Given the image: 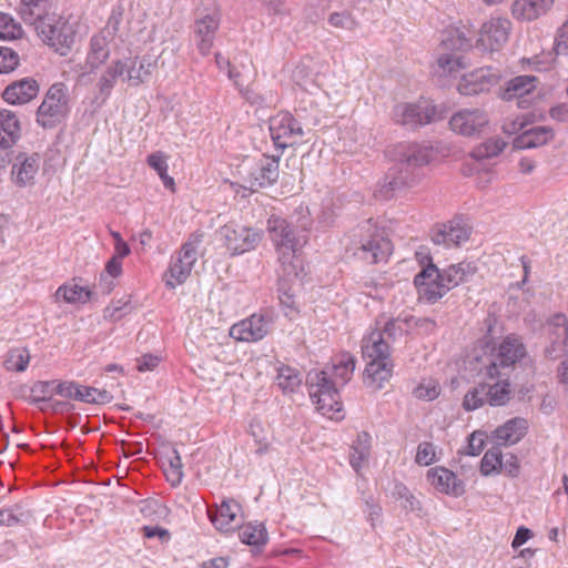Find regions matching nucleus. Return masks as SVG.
I'll list each match as a JSON object with an SVG mask.
<instances>
[{
	"instance_id": "nucleus-1",
	"label": "nucleus",
	"mask_w": 568,
	"mask_h": 568,
	"mask_svg": "<svg viewBox=\"0 0 568 568\" xmlns=\"http://www.w3.org/2000/svg\"><path fill=\"white\" fill-rule=\"evenodd\" d=\"M412 321L413 316H398L386 322L377 320L376 325L383 328H376L364 336L362 341V353L366 359L364 382L368 387L375 390L381 389L393 375L394 364L388 342L384 336L395 341L412 329Z\"/></svg>"
},
{
	"instance_id": "nucleus-2",
	"label": "nucleus",
	"mask_w": 568,
	"mask_h": 568,
	"mask_svg": "<svg viewBox=\"0 0 568 568\" xmlns=\"http://www.w3.org/2000/svg\"><path fill=\"white\" fill-rule=\"evenodd\" d=\"M311 222H303L298 231L285 219L272 215L267 220V232L276 254V275L280 284L302 282L306 276L303 248L308 242L305 231Z\"/></svg>"
},
{
	"instance_id": "nucleus-3",
	"label": "nucleus",
	"mask_w": 568,
	"mask_h": 568,
	"mask_svg": "<svg viewBox=\"0 0 568 568\" xmlns=\"http://www.w3.org/2000/svg\"><path fill=\"white\" fill-rule=\"evenodd\" d=\"M433 159V150L418 143L399 144L394 150L395 164L388 171L403 182V186L412 187L417 184L422 176L423 166Z\"/></svg>"
},
{
	"instance_id": "nucleus-4",
	"label": "nucleus",
	"mask_w": 568,
	"mask_h": 568,
	"mask_svg": "<svg viewBox=\"0 0 568 568\" xmlns=\"http://www.w3.org/2000/svg\"><path fill=\"white\" fill-rule=\"evenodd\" d=\"M525 356L526 347L521 339L516 335H508L491 349L488 363L485 364L481 374L485 378L510 375L516 364Z\"/></svg>"
},
{
	"instance_id": "nucleus-5",
	"label": "nucleus",
	"mask_w": 568,
	"mask_h": 568,
	"mask_svg": "<svg viewBox=\"0 0 568 568\" xmlns=\"http://www.w3.org/2000/svg\"><path fill=\"white\" fill-rule=\"evenodd\" d=\"M306 385L313 404L323 415L333 418L342 410L338 386L332 379L328 371H311L306 377Z\"/></svg>"
},
{
	"instance_id": "nucleus-6",
	"label": "nucleus",
	"mask_w": 568,
	"mask_h": 568,
	"mask_svg": "<svg viewBox=\"0 0 568 568\" xmlns=\"http://www.w3.org/2000/svg\"><path fill=\"white\" fill-rule=\"evenodd\" d=\"M239 173L244 182V187L252 192L271 186L278 180L280 155H262L257 161L245 160L241 164Z\"/></svg>"
},
{
	"instance_id": "nucleus-7",
	"label": "nucleus",
	"mask_w": 568,
	"mask_h": 568,
	"mask_svg": "<svg viewBox=\"0 0 568 568\" xmlns=\"http://www.w3.org/2000/svg\"><path fill=\"white\" fill-rule=\"evenodd\" d=\"M69 112V101L62 83L52 84L45 92L36 113V122L43 129L60 124Z\"/></svg>"
},
{
	"instance_id": "nucleus-8",
	"label": "nucleus",
	"mask_w": 568,
	"mask_h": 568,
	"mask_svg": "<svg viewBox=\"0 0 568 568\" xmlns=\"http://www.w3.org/2000/svg\"><path fill=\"white\" fill-rule=\"evenodd\" d=\"M38 36L50 47H53L61 54L70 49L74 42L75 32L73 26L63 17L48 14L33 24Z\"/></svg>"
},
{
	"instance_id": "nucleus-9",
	"label": "nucleus",
	"mask_w": 568,
	"mask_h": 568,
	"mask_svg": "<svg viewBox=\"0 0 568 568\" xmlns=\"http://www.w3.org/2000/svg\"><path fill=\"white\" fill-rule=\"evenodd\" d=\"M274 320V311L262 310L234 324L230 329V335L241 342H258L270 333Z\"/></svg>"
},
{
	"instance_id": "nucleus-10",
	"label": "nucleus",
	"mask_w": 568,
	"mask_h": 568,
	"mask_svg": "<svg viewBox=\"0 0 568 568\" xmlns=\"http://www.w3.org/2000/svg\"><path fill=\"white\" fill-rule=\"evenodd\" d=\"M221 11L213 7L199 11L193 24L194 42L202 57L210 54L221 24Z\"/></svg>"
},
{
	"instance_id": "nucleus-11",
	"label": "nucleus",
	"mask_w": 568,
	"mask_h": 568,
	"mask_svg": "<svg viewBox=\"0 0 568 568\" xmlns=\"http://www.w3.org/2000/svg\"><path fill=\"white\" fill-rule=\"evenodd\" d=\"M270 132L275 146L281 150L293 146L304 136L301 122L290 112H280L272 116Z\"/></svg>"
},
{
	"instance_id": "nucleus-12",
	"label": "nucleus",
	"mask_w": 568,
	"mask_h": 568,
	"mask_svg": "<svg viewBox=\"0 0 568 568\" xmlns=\"http://www.w3.org/2000/svg\"><path fill=\"white\" fill-rule=\"evenodd\" d=\"M220 234L224 240L226 248L233 255L254 250L262 240L260 231L235 223L222 226Z\"/></svg>"
},
{
	"instance_id": "nucleus-13",
	"label": "nucleus",
	"mask_w": 568,
	"mask_h": 568,
	"mask_svg": "<svg viewBox=\"0 0 568 568\" xmlns=\"http://www.w3.org/2000/svg\"><path fill=\"white\" fill-rule=\"evenodd\" d=\"M510 30L511 22L508 19L493 17L481 26L476 45L483 51H498L508 41Z\"/></svg>"
},
{
	"instance_id": "nucleus-14",
	"label": "nucleus",
	"mask_w": 568,
	"mask_h": 568,
	"mask_svg": "<svg viewBox=\"0 0 568 568\" xmlns=\"http://www.w3.org/2000/svg\"><path fill=\"white\" fill-rule=\"evenodd\" d=\"M501 79V73L493 67H484L464 74L457 85V90L463 95H476L488 92L497 85Z\"/></svg>"
},
{
	"instance_id": "nucleus-15",
	"label": "nucleus",
	"mask_w": 568,
	"mask_h": 568,
	"mask_svg": "<svg viewBox=\"0 0 568 568\" xmlns=\"http://www.w3.org/2000/svg\"><path fill=\"white\" fill-rule=\"evenodd\" d=\"M471 234V227L462 219H453L446 223L434 226L430 231L432 242L446 247L459 246L467 242Z\"/></svg>"
},
{
	"instance_id": "nucleus-16",
	"label": "nucleus",
	"mask_w": 568,
	"mask_h": 568,
	"mask_svg": "<svg viewBox=\"0 0 568 568\" xmlns=\"http://www.w3.org/2000/svg\"><path fill=\"white\" fill-rule=\"evenodd\" d=\"M489 123L488 115L480 109H462L449 120L450 129L464 136L479 135Z\"/></svg>"
},
{
	"instance_id": "nucleus-17",
	"label": "nucleus",
	"mask_w": 568,
	"mask_h": 568,
	"mask_svg": "<svg viewBox=\"0 0 568 568\" xmlns=\"http://www.w3.org/2000/svg\"><path fill=\"white\" fill-rule=\"evenodd\" d=\"M393 115L396 123L415 129L433 121L435 118V106L402 103L394 108Z\"/></svg>"
},
{
	"instance_id": "nucleus-18",
	"label": "nucleus",
	"mask_w": 568,
	"mask_h": 568,
	"mask_svg": "<svg viewBox=\"0 0 568 568\" xmlns=\"http://www.w3.org/2000/svg\"><path fill=\"white\" fill-rule=\"evenodd\" d=\"M40 91L38 81L32 77L12 81L1 93V98L10 105H24L37 98Z\"/></svg>"
},
{
	"instance_id": "nucleus-19",
	"label": "nucleus",
	"mask_w": 568,
	"mask_h": 568,
	"mask_svg": "<svg viewBox=\"0 0 568 568\" xmlns=\"http://www.w3.org/2000/svg\"><path fill=\"white\" fill-rule=\"evenodd\" d=\"M154 63L149 60L125 59L115 62L112 68V77H120L130 82L131 85H139L152 73Z\"/></svg>"
},
{
	"instance_id": "nucleus-20",
	"label": "nucleus",
	"mask_w": 568,
	"mask_h": 568,
	"mask_svg": "<svg viewBox=\"0 0 568 568\" xmlns=\"http://www.w3.org/2000/svg\"><path fill=\"white\" fill-rule=\"evenodd\" d=\"M106 36L103 31L91 38L90 50L85 60V69L88 72H100V88L103 91L106 85Z\"/></svg>"
},
{
	"instance_id": "nucleus-21",
	"label": "nucleus",
	"mask_w": 568,
	"mask_h": 568,
	"mask_svg": "<svg viewBox=\"0 0 568 568\" xmlns=\"http://www.w3.org/2000/svg\"><path fill=\"white\" fill-rule=\"evenodd\" d=\"M538 79L535 75L524 74L510 79L505 89L500 93V98L505 101L517 100L519 108H527V97L535 91Z\"/></svg>"
},
{
	"instance_id": "nucleus-22",
	"label": "nucleus",
	"mask_w": 568,
	"mask_h": 568,
	"mask_svg": "<svg viewBox=\"0 0 568 568\" xmlns=\"http://www.w3.org/2000/svg\"><path fill=\"white\" fill-rule=\"evenodd\" d=\"M241 506L233 499H224L213 509L209 507L207 516L216 529L229 531L239 525L237 515Z\"/></svg>"
},
{
	"instance_id": "nucleus-23",
	"label": "nucleus",
	"mask_w": 568,
	"mask_h": 568,
	"mask_svg": "<svg viewBox=\"0 0 568 568\" xmlns=\"http://www.w3.org/2000/svg\"><path fill=\"white\" fill-rule=\"evenodd\" d=\"M427 479L436 490L446 495L457 497L465 491L463 481L457 479L456 475L445 467L430 468L427 471Z\"/></svg>"
},
{
	"instance_id": "nucleus-24",
	"label": "nucleus",
	"mask_w": 568,
	"mask_h": 568,
	"mask_svg": "<svg viewBox=\"0 0 568 568\" xmlns=\"http://www.w3.org/2000/svg\"><path fill=\"white\" fill-rule=\"evenodd\" d=\"M528 429V422L523 417L508 419L497 427L493 434L498 446H511L520 442Z\"/></svg>"
},
{
	"instance_id": "nucleus-25",
	"label": "nucleus",
	"mask_w": 568,
	"mask_h": 568,
	"mask_svg": "<svg viewBox=\"0 0 568 568\" xmlns=\"http://www.w3.org/2000/svg\"><path fill=\"white\" fill-rule=\"evenodd\" d=\"M555 0H515L511 6L513 17L520 21H532L546 14Z\"/></svg>"
},
{
	"instance_id": "nucleus-26",
	"label": "nucleus",
	"mask_w": 568,
	"mask_h": 568,
	"mask_svg": "<svg viewBox=\"0 0 568 568\" xmlns=\"http://www.w3.org/2000/svg\"><path fill=\"white\" fill-rule=\"evenodd\" d=\"M390 251V241L379 234H376L363 243L356 254L367 263L376 264L386 261Z\"/></svg>"
},
{
	"instance_id": "nucleus-27",
	"label": "nucleus",
	"mask_w": 568,
	"mask_h": 568,
	"mask_svg": "<svg viewBox=\"0 0 568 568\" xmlns=\"http://www.w3.org/2000/svg\"><path fill=\"white\" fill-rule=\"evenodd\" d=\"M39 163L40 155L38 153L18 155L11 171L14 183L19 186L31 183L39 171Z\"/></svg>"
},
{
	"instance_id": "nucleus-28",
	"label": "nucleus",
	"mask_w": 568,
	"mask_h": 568,
	"mask_svg": "<svg viewBox=\"0 0 568 568\" xmlns=\"http://www.w3.org/2000/svg\"><path fill=\"white\" fill-rule=\"evenodd\" d=\"M21 136V125L16 112L0 109V148L13 146Z\"/></svg>"
},
{
	"instance_id": "nucleus-29",
	"label": "nucleus",
	"mask_w": 568,
	"mask_h": 568,
	"mask_svg": "<svg viewBox=\"0 0 568 568\" xmlns=\"http://www.w3.org/2000/svg\"><path fill=\"white\" fill-rule=\"evenodd\" d=\"M555 131L550 126H534L524 131L514 140L516 149H535L540 148L552 141Z\"/></svg>"
},
{
	"instance_id": "nucleus-30",
	"label": "nucleus",
	"mask_w": 568,
	"mask_h": 568,
	"mask_svg": "<svg viewBox=\"0 0 568 568\" xmlns=\"http://www.w3.org/2000/svg\"><path fill=\"white\" fill-rule=\"evenodd\" d=\"M478 267L475 262L463 261L443 271V281L452 284L478 281Z\"/></svg>"
},
{
	"instance_id": "nucleus-31",
	"label": "nucleus",
	"mask_w": 568,
	"mask_h": 568,
	"mask_svg": "<svg viewBox=\"0 0 568 568\" xmlns=\"http://www.w3.org/2000/svg\"><path fill=\"white\" fill-rule=\"evenodd\" d=\"M355 364L356 359L352 354L342 353L333 358L332 367L326 371L329 372L332 379L339 387L351 381Z\"/></svg>"
},
{
	"instance_id": "nucleus-32",
	"label": "nucleus",
	"mask_w": 568,
	"mask_h": 568,
	"mask_svg": "<svg viewBox=\"0 0 568 568\" xmlns=\"http://www.w3.org/2000/svg\"><path fill=\"white\" fill-rule=\"evenodd\" d=\"M489 379L495 381V383H484L487 404H489L490 406H504L509 402L511 395L509 375Z\"/></svg>"
},
{
	"instance_id": "nucleus-33",
	"label": "nucleus",
	"mask_w": 568,
	"mask_h": 568,
	"mask_svg": "<svg viewBox=\"0 0 568 568\" xmlns=\"http://www.w3.org/2000/svg\"><path fill=\"white\" fill-rule=\"evenodd\" d=\"M371 455V435L362 432L357 435L349 453V464L358 473Z\"/></svg>"
},
{
	"instance_id": "nucleus-34",
	"label": "nucleus",
	"mask_w": 568,
	"mask_h": 568,
	"mask_svg": "<svg viewBox=\"0 0 568 568\" xmlns=\"http://www.w3.org/2000/svg\"><path fill=\"white\" fill-rule=\"evenodd\" d=\"M49 0H21L19 13L21 19L33 26L49 14Z\"/></svg>"
},
{
	"instance_id": "nucleus-35",
	"label": "nucleus",
	"mask_w": 568,
	"mask_h": 568,
	"mask_svg": "<svg viewBox=\"0 0 568 568\" xmlns=\"http://www.w3.org/2000/svg\"><path fill=\"white\" fill-rule=\"evenodd\" d=\"M110 235L114 240V254L111 260H109V276L118 277L122 273L121 260L128 256L131 250L128 243L122 240L120 233L110 232Z\"/></svg>"
},
{
	"instance_id": "nucleus-36",
	"label": "nucleus",
	"mask_w": 568,
	"mask_h": 568,
	"mask_svg": "<svg viewBox=\"0 0 568 568\" xmlns=\"http://www.w3.org/2000/svg\"><path fill=\"white\" fill-rule=\"evenodd\" d=\"M204 232L200 230L189 235L186 242L182 245L178 255L182 262L184 261L187 262L186 264L194 265L197 260L200 248L204 242Z\"/></svg>"
},
{
	"instance_id": "nucleus-37",
	"label": "nucleus",
	"mask_w": 568,
	"mask_h": 568,
	"mask_svg": "<svg viewBox=\"0 0 568 568\" xmlns=\"http://www.w3.org/2000/svg\"><path fill=\"white\" fill-rule=\"evenodd\" d=\"M276 384L284 393H294L302 384V377L296 368L281 365L277 368Z\"/></svg>"
},
{
	"instance_id": "nucleus-38",
	"label": "nucleus",
	"mask_w": 568,
	"mask_h": 568,
	"mask_svg": "<svg viewBox=\"0 0 568 568\" xmlns=\"http://www.w3.org/2000/svg\"><path fill=\"white\" fill-rule=\"evenodd\" d=\"M239 538L250 546H262L267 542V531L262 524H247L241 527Z\"/></svg>"
},
{
	"instance_id": "nucleus-39",
	"label": "nucleus",
	"mask_w": 568,
	"mask_h": 568,
	"mask_svg": "<svg viewBox=\"0 0 568 568\" xmlns=\"http://www.w3.org/2000/svg\"><path fill=\"white\" fill-rule=\"evenodd\" d=\"M292 288V286H281L278 290L282 311L290 320H294L301 311V302Z\"/></svg>"
},
{
	"instance_id": "nucleus-40",
	"label": "nucleus",
	"mask_w": 568,
	"mask_h": 568,
	"mask_svg": "<svg viewBox=\"0 0 568 568\" xmlns=\"http://www.w3.org/2000/svg\"><path fill=\"white\" fill-rule=\"evenodd\" d=\"M89 286H59L54 293L57 301H64L70 304L85 303L91 296Z\"/></svg>"
},
{
	"instance_id": "nucleus-41",
	"label": "nucleus",
	"mask_w": 568,
	"mask_h": 568,
	"mask_svg": "<svg viewBox=\"0 0 568 568\" xmlns=\"http://www.w3.org/2000/svg\"><path fill=\"white\" fill-rule=\"evenodd\" d=\"M438 70L442 74L455 77L467 67L464 57L458 53L440 54L437 59Z\"/></svg>"
},
{
	"instance_id": "nucleus-42",
	"label": "nucleus",
	"mask_w": 568,
	"mask_h": 568,
	"mask_svg": "<svg viewBox=\"0 0 568 568\" xmlns=\"http://www.w3.org/2000/svg\"><path fill=\"white\" fill-rule=\"evenodd\" d=\"M403 189H405L403 182H399L398 179L388 171L385 178L378 183L374 196L377 200L387 201L393 199L395 194Z\"/></svg>"
},
{
	"instance_id": "nucleus-43",
	"label": "nucleus",
	"mask_w": 568,
	"mask_h": 568,
	"mask_svg": "<svg viewBox=\"0 0 568 568\" xmlns=\"http://www.w3.org/2000/svg\"><path fill=\"white\" fill-rule=\"evenodd\" d=\"M393 497L402 503V507L407 511L419 514L422 511V503L403 483H396L393 489Z\"/></svg>"
},
{
	"instance_id": "nucleus-44",
	"label": "nucleus",
	"mask_w": 568,
	"mask_h": 568,
	"mask_svg": "<svg viewBox=\"0 0 568 568\" xmlns=\"http://www.w3.org/2000/svg\"><path fill=\"white\" fill-rule=\"evenodd\" d=\"M29 362V351L23 347H17L8 352L3 365L9 372H24Z\"/></svg>"
},
{
	"instance_id": "nucleus-45",
	"label": "nucleus",
	"mask_w": 568,
	"mask_h": 568,
	"mask_svg": "<svg viewBox=\"0 0 568 568\" xmlns=\"http://www.w3.org/2000/svg\"><path fill=\"white\" fill-rule=\"evenodd\" d=\"M507 143L500 138H491L475 148L471 156L476 160L489 159L499 155Z\"/></svg>"
},
{
	"instance_id": "nucleus-46",
	"label": "nucleus",
	"mask_w": 568,
	"mask_h": 568,
	"mask_svg": "<svg viewBox=\"0 0 568 568\" xmlns=\"http://www.w3.org/2000/svg\"><path fill=\"white\" fill-rule=\"evenodd\" d=\"M548 331L554 336V344L561 341L568 347V318L565 314L552 315L548 321Z\"/></svg>"
},
{
	"instance_id": "nucleus-47",
	"label": "nucleus",
	"mask_w": 568,
	"mask_h": 568,
	"mask_svg": "<svg viewBox=\"0 0 568 568\" xmlns=\"http://www.w3.org/2000/svg\"><path fill=\"white\" fill-rule=\"evenodd\" d=\"M503 466V454L499 447L488 449L480 460V473L483 476H489L499 473Z\"/></svg>"
},
{
	"instance_id": "nucleus-48",
	"label": "nucleus",
	"mask_w": 568,
	"mask_h": 568,
	"mask_svg": "<svg viewBox=\"0 0 568 568\" xmlns=\"http://www.w3.org/2000/svg\"><path fill=\"white\" fill-rule=\"evenodd\" d=\"M28 517V513L19 504L2 508L0 509V527H13L24 524Z\"/></svg>"
},
{
	"instance_id": "nucleus-49",
	"label": "nucleus",
	"mask_w": 568,
	"mask_h": 568,
	"mask_svg": "<svg viewBox=\"0 0 568 568\" xmlns=\"http://www.w3.org/2000/svg\"><path fill=\"white\" fill-rule=\"evenodd\" d=\"M22 32L20 24L10 14L0 12V40L19 39Z\"/></svg>"
},
{
	"instance_id": "nucleus-50",
	"label": "nucleus",
	"mask_w": 568,
	"mask_h": 568,
	"mask_svg": "<svg viewBox=\"0 0 568 568\" xmlns=\"http://www.w3.org/2000/svg\"><path fill=\"white\" fill-rule=\"evenodd\" d=\"M169 466L165 468V476L173 486L179 485L183 477V464L180 454L176 449H173L171 455L168 457Z\"/></svg>"
},
{
	"instance_id": "nucleus-51",
	"label": "nucleus",
	"mask_w": 568,
	"mask_h": 568,
	"mask_svg": "<svg viewBox=\"0 0 568 568\" xmlns=\"http://www.w3.org/2000/svg\"><path fill=\"white\" fill-rule=\"evenodd\" d=\"M443 281V271L435 264L420 266V271L415 275L413 284H440Z\"/></svg>"
},
{
	"instance_id": "nucleus-52",
	"label": "nucleus",
	"mask_w": 568,
	"mask_h": 568,
	"mask_svg": "<svg viewBox=\"0 0 568 568\" xmlns=\"http://www.w3.org/2000/svg\"><path fill=\"white\" fill-rule=\"evenodd\" d=\"M485 403H487L485 384L481 383L466 393L463 400V407L466 410L471 412L481 407Z\"/></svg>"
},
{
	"instance_id": "nucleus-53",
	"label": "nucleus",
	"mask_w": 568,
	"mask_h": 568,
	"mask_svg": "<svg viewBox=\"0 0 568 568\" xmlns=\"http://www.w3.org/2000/svg\"><path fill=\"white\" fill-rule=\"evenodd\" d=\"M416 288L419 300L434 304L450 290V286H416Z\"/></svg>"
},
{
	"instance_id": "nucleus-54",
	"label": "nucleus",
	"mask_w": 568,
	"mask_h": 568,
	"mask_svg": "<svg viewBox=\"0 0 568 568\" xmlns=\"http://www.w3.org/2000/svg\"><path fill=\"white\" fill-rule=\"evenodd\" d=\"M18 53L7 47H0V73L12 72L19 65Z\"/></svg>"
},
{
	"instance_id": "nucleus-55",
	"label": "nucleus",
	"mask_w": 568,
	"mask_h": 568,
	"mask_svg": "<svg viewBox=\"0 0 568 568\" xmlns=\"http://www.w3.org/2000/svg\"><path fill=\"white\" fill-rule=\"evenodd\" d=\"M436 460L435 446L429 442H422L417 446L415 463L420 466H428Z\"/></svg>"
},
{
	"instance_id": "nucleus-56",
	"label": "nucleus",
	"mask_w": 568,
	"mask_h": 568,
	"mask_svg": "<svg viewBox=\"0 0 568 568\" xmlns=\"http://www.w3.org/2000/svg\"><path fill=\"white\" fill-rule=\"evenodd\" d=\"M186 263L187 262L184 261L182 262V260H180V256H178L176 260L173 261L170 266L169 272L171 278L175 280L179 284H182L187 280L194 266L192 264Z\"/></svg>"
},
{
	"instance_id": "nucleus-57",
	"label": "nucleus",
	"mask_w": 568,
	"mask_h": 568,
	"mask_svg": "<svg viewBox=\"0 0 568 568\" xmlns=\"http://www.w3.org/2000/svg\"><path fill=\"white\" fill-rule=\"evenodd\" d=\"M74 394L75 400L84 403H99L104 398V390L80 384L78 385V390Z\"/></svg>"
},
{
	"instance_id": "nucleus-58",
	"label": "nucleus",
	"mask_w": 568,
	"mask_h": 568,
	"mask_svg": "<svg viewBox=\"0 0 568 568\" xmlns=\"http://www.w3.org/2000/svg\"><path fill=\"white\" fill-rule=\"evenodd\" d=\"M78 385L74 382H44L43 387H52L57 395H60L65 398L75 399V394L78 390Z\"/></svg>"
},
{
	"instance_id": "nucleus-59",
	"label": "nucleus",
	"mask_w": 568,
	"mask_h": 568,
	"mask_svg": "<svg viewBox=\"0 0 568 568\" xmlns=\"http://www.w3.org/2000/svg\"><path fill=\"white\" fill-rule=\"evenodd\" d=\"M440 394V387L436 382L429 381L420 383L415 389L414 395L419 399L433 400Z\"/></svg>"
},
{
	"instance_id": "nucleus-60",
	"label": "nucleus",
	"mask_w": 568,
	"mask_h": 568,
	"mask_svg": "<svg viewBox=\"0 0 568 568\" xmlns=\"http://www.w3.org/2000/svg\"><path fill=\"white\" fill-rule=\"evenodd\" d=\"M445 47H453L458 51L467 50L471 47L470 40L465 36L464 32L455 30L450 33V38L443 41Z\"/></svg>"
},
{
	"instance_id": "nucleus-61",
	"label": "nucleus",
	"mask_w": 568,
	"mask_h": 568,
	"mask_svg": "<svg viewBox=\"0 0 568 568\" xmlns=\"http://www.w3.org/2000/svg\"><path fill=\"white\" fill-rule=\"evenodd\" d=\"M148 165L153 169L158 174L164 173L168 171V155L162 151H155L148 155L146 158Z\"/></svg>"
},
{
	"instance_id": "nucleus-62",
	"label": "nucleus",
	"mask_w": 568,
	"mask_h": 568,
	"mask_svg": "<svg viewBox=\"0 0 568 568\" xmlns=\"http://www.w3.org/2000/svg\"><path fill=\"white\" fill-rule=\"evenodd\" d=\"M555 47L558 54L568 53V19L557 30Z\"/></svg>"
},
{
	"instance_id": "nucleus-63",
	"label": "nucleus",
	"mask_w": 568,
	"mask_h": 568,
	"mask_svg": "<svg viewBox=\"0 0 568 568\" xmlns=\"http://www.w3.org/2000/svg\"><path fill=\"white\" fill-rule=\"evenodd\" d=\"M486 435L484 432L476 430L470 434L468 437V454L471 456H477L481 453L485 446Z\"/></svg>"
},
{
	"instance_id": "nucleus-64",
	"label": "nucleus",
	"mask_w": 568,
	"mask_h": 568,
	"mask_svg": "<svg viewBox=\"0 0 568 568\" xmlns=\"http://www.w3.org/2000/svg\"><path fill=\"white\" fill-rule=\"evenodd\" d=\"M328 22L331 26L342 29H352L354 26V21L347 12H333L328 18Z\"/></svg>"
}]
</instances>
